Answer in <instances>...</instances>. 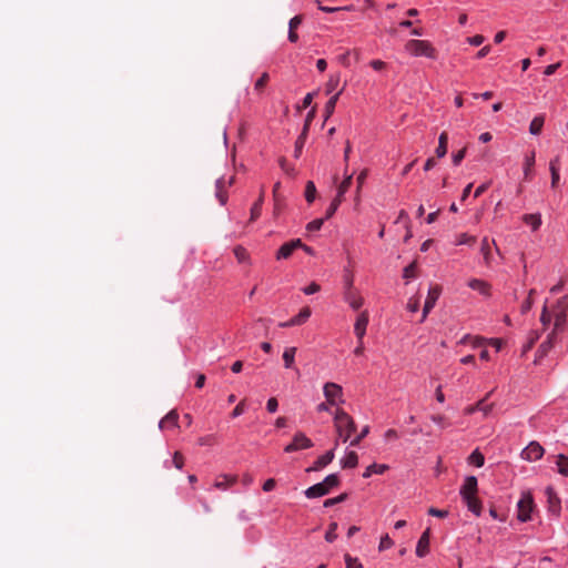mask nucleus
<instances>
[{"label": "nucleus", "instance_id": "obj_1", "mask_svg": "<svg viewBox=\"0 0 568 568\" xmlns=\"http://www.w3.org/2000/svg\"><path fill=\"white\" fill-rule=\"evenodd\" d=\"M334 424L338 437L343 439V442H347L352 434L356 430V425L354 419L343 409H337Z\"/></svg>", "mask_w": 568, "mask_h": 568}, {"label": "nucleus", "instance_id": "obj_2", "mask_svg": "<svg viewBox=\"0 0 568 568\" xmlns=\"http://www.w3.org/2000/svg\"><path fill=\"white\" fill-rule=\"evenodd\" d=\"M339 485V478L336 474H331L325 477L322 483H317L308 487L304 494L307 498H317L327 495L332 488Z\"/></svg>", "mask_w": 568, "mask_h": 568}, {"label": "nucleus", "instance_id": "obj_3", "mask_svg": "<svg viewBox=\"0 0 568 568\" xmlns=\"http://www.w3.org/2000/svg\"><path fill=\"white\" fill-rule=\"evenodd\" d=\"M405 50L414 57L436 59L435 48L426 40H409L405 44Z\"/></svg>", "mask_w": 568, "mask_h": 568}, {"label": "nucleus", "instance_id": "obj_4", "mask_svg": "<svg viewBox=\"0 0 568 568\" xmlns=\"http://www.w3.org/2000/svg\"><path fill=\"white\" fill-rule=\"evenodd\" d=\"M535 504L534 498L530 493H523L520 499L517 503V518L520 521H528L530 520L531 511L534 510Z\"/></svg>", "mask_w": 568, "mask_h": 568}, {"label": "nucleus", "instance_id": "obj_5", "mask_svg": "<svg viewBox=\"0 0 568 568\" xmlns=\"http://www.w3.org/2000/svg\"><path fill=\"white\" fill-rule=\"evenodd\" d=\"M313 447L312 440L304 433H296L293 442L285 446V453H293L296 450L307 449Z\"/></svg>", "mask_w": 568, "mask_h": 568}, {"label": "nucleus", "instance_id": "obj_6", "mask_svg": "<svg viewBox=\"0 0 568 568\" xmlns=\"http://www.w3.org/2000/svg\"><path fill=\"white\" fill-rule=\"evenodd\" d=\"M440 294H442V287L439 285L430 286L427 297H426V301H425V304H424L422 322L425 321L428 313L434 308Z\"/></svg>", "mask_w": 568, "mask_h": 568}, {"label": "nucleus", "instance_id": "obj_7", "mask_svg": "<svg viewBox=\"0 0 568 568\" xmlns=\"http://www.w3.org/2000/svg\"><path fill=\"white\" fill-rule=\"evenodd\" d=\"M324 395L331 405H335L338 402L343 403V389L335 383H326L324 385Z\"/></svg>", "mask_w": 568, "mask_h": 568}, {"label": "nucleus", "instance_id": "obj_8", "mask_svg": "<svg viewBox=\"0 0 568 568\" xmlns=\"http://www.w3.org/2000/svg\"><path fill=\"white\" fill-rule=\"evenodd\" d=\"M544 448L542 446L537 442H531L523 452L521 457L525 460L534 462L538 460L544 456Z\"/></svg>", "mask_w": 568, "mask_h": 568}, {"label": "nucleus", "instance_id": "obj_9", "mask_svg": "<svg viewBox=\"0 0 568 568\" xmlns=\"http://www.w3.org/2000/svg\"><path fill=\"white\" fill-rule=\"evenodd\" d=\"M300 246H302V241L300 239L284 243L277 251L276 258H288L293 254V252Z\"/></svg>", "mask_w": 568, "mask_h": 568}, {"label": "nucleus", "instance_id": "obj_10", "mask_svg": "<svg viewBox=\"0 0 568 568\" xmlns=\"http://www.w3.org/2000/svg\"><path fill=\"white\" fill-rule=\"evenodd\" d=\"M344 298L353 310H358L364 304L363 297L352 290V281L348 282V287L344 293Z\"/></svg>", "mask_w": 568, "mask_h": 568}, {"label": "nucleus", "instance_id": "obj_11", "mask_svg": "<svg viewBox=\"0 0 568 568\" xmlns=\"http://www.w3.org/2000/svg\"><path fill=\"white\" fill-rule=\"evenodd\" d=\"M477 478L475 476H468L460 488L462 497L468 498V496H475L477 494Z\"/></svg>", "mask_w": 568, "mask_h": 568}, {"label": "nucleus", "instance_id": "obj_12", "mask_svg": "<svg viewBox=\"0 0 568 568\" xmlns=\"http://www.w3.org/2000/svg\"><path fill=\"white\" fill-rule=\"evenodd\" d=\"M367 324H368V313L366 311H364L358 315L356 323L354 325V332H355L358 341L363 339V337L366 333Z\"/></svg>", "mask_w": 568, "mask_h": 568}, {"label": "nucleus", "instance_id": "obj_13", "mask_svg": "<svg viewBox=\"0 0 568 568\" xmlns=\"http://www.w3.org/2000/svg\"><path fill=\"white\" fill-rule=\"evenodd\" d=\"M468 286L474 290V291H477L479 294H481L483 296H490V291H491V286L489 283L483 281V280H479V278H471L469 282H468Z\"/></svg>", "mask_w": 568, "mask_h": 568}, {"label": "nucleus", "instance_id": "obj_14", "mask_svg": "<svg viewBox=\"0 0 568 568\" xmlns=\"http://www.w3.org/2000/svg\"><path fill=\"white\" fill-rule=\"evenodd\" d=\"M547 498H548V510L554 514L555 516H558L560 513V499L551 487H548L546 489Z\"/></svg>", "mask_w": 568, "mask_h": 568}, {"label": "nucleus", "instance_id": "obj_15", "mask_svg": "<svg viewBox=\"0 0 568 568\" xmlns=\"http://www.w3.org/2000/svg\"><path fill=\"white\" fill-rule=\"evenodd\" d=\"M429 538H430V534H429V529L425 530L418 542H417V546H416V555L418 557H425L428 551H429Z\"/></svg>", "mask_w": 568, "mask_h": 568}, {"label": "nucleus", "instance_id": "obj_16", "mask_svg": "<svg viewBox=\"0 0 568 568\" xmlns=\"http://www.w3.org/2000/svg\"><path fill=\"white\" fill-rule=\"evenodd\" d=\"M334 459V450H328L327 453H325L324 455L320 456L317 458V460L314 463V465L312 467H310L307 469V471H316V470H320L322 468H324L325 466H327L328 464H331Z\"/></svg>", "mask_w": 568, "mask_h": 568}, {"label": "nucleus", "instance_id": "obj_17", "mask_svg": "<svg viewBox=\"0 0 568 568\" xmlns=\"http://www.w3.org/2000/svg\"><path fill=\"white\" fill-rule=\"evenodd\" d=\"M236 481H237L236 476L220 475L214 483V487L220 490H226L230 487H232L233 485H235Z\"/></svg>", "mask_w": 568, "mask_h": 568}, {"label": "nucleus", "instance_id": "obj_18", "mask_svg": "<svg viewBox=\"0 0 568 568\" xmlns=\"http://www.w3.org/2000/svg\"><path fill=\"white\" fill-rule=\"evenodd\" d=\"M555 339H556L555 332H551L548 335L547 339L540 344V346L537 351L536 362H538L540 358L545 357L548 354V352L554 347Z\"/></svg>", "mask_w": 568, "mask_h": 568}, {"label": "nucleus", "instance_id": "obj_19", "mask_svg": "<svg viewBox=\"0 0 568 568\" xmlns=\"http://www.w3.org/2000/svg\"><path fill=\"white\" fill-rule=\"evenodd\" d=\"M179 420V415L175 409H172L169 412L160 422L159 427L161 429L165 428L166 426L171 425L176 427Z\"/></svg>", "mask_w": 568, "mask_h": 568}, {"label": "nucleus", "instance_id": "obj_20", "mask_svg": "<svg viewBox=\"0 0 568 568\" xmlns=\"http://www.w3.org/2000/svg\"><path fill=\"white\" fill-rule=\"evenodd\" d=\"M549 170L551 173V187L555 189L559 182V156L550 161Z\"/></svg>", "mask_w": 568, "mask_h": 568}, {"label": "nucleus", "instance_id": "obj_21", "mask_svg": "<svg viewBox=\"0 0 568 568\" xmlns=\"http://www.w3.org/2000/svg\"><path fill=\"white\" fill-rule=\"evenodd\" d=\"M464 501L467 505L468 510L474 513L475 515L479 516L481 511V503L477 498V496H468V498H463Z\"/></svg>", "mask_w": 568, "mask_h": 568}, {"label": "nucleus", "instance_id": "obj_22", "mask_svg": "<svg viewBox=\"0 0 568 568\" xmlns=\"http://www.w3.org/2000/svg\"><path fill=\"white\" fill-rule=\"evenodd\" d=\"M263 202H264V190L262 189L257 201L253 204V206L251 209V217H250L251 222H254L260 217L261 212H262Z\"/></svg>", "mask_w": 568, "mask_h": 568}, {"label": "nucleus", "instance_id": "obj_23", "mask_svg": "<svg viewBox=\"0 0 568 568\" xmlns=\"http://www.w3.org/2000/svg\"><path fill=\"white\" fill-rule=\"evenodd\" d=\"M544 123H545V115L540 114V115L535 116L531 120V122H530L529 132L532 135L540 134L541 130H542V126H544Z\"/></svg>", "mask_w": 568, "mask_h": 568}, {"label": "nucleus", "instance_id": "obj_24", "mask_svg": "<svg viewBox=\"0 0 568 568\" xmlns=\"http://www.w3.org/2000/svg\"><path fill=\"white\" fill-rule=\"evenodd\" d=\"M485 400L486 398L479 400L476 405L474 406H468L466 409H465V413L470 415V414H474L475 412L477 410H480L484 413V415H487L490 410H491V407L493 405H486L485 404Z\"/></svg>", "mask_w": 568, "mask_h": 568}, {"label": "nucleus", "instance_id": "obj_25", "mask_svg": "<svg viewBox=\"0 0 568 568\" xmlns=\"http://www.w3.org/2000/svg\"><path fill=\"white\" fill-rule=\"evenodd\" d=\"M387 469H388V466H387V465H385V464H372V465H369V466L365 469V471H364V474H363V477H364V478H368V477H371L373 474H379V475H382V474H384Z\"/></svg>", "mask_w": 568, "mask_h": 568}, {"label": "nucleus", "instance_id": "obj_26", "mask_svg": "<svg viewBox=\"0 0 568 568\" xmlns=\"http://www.w3.org/2000/svg\"><path fill=\"white\" fill-rule=\"evenodd\" d=\"M523 221L531 226L532 231H537L541 225V217L539 214H525Z\"/></svg>", "mask_w": 568, "mask_h": 568}, {"label": "nucleus", "instance_id": "obj_27", "mask_svg": "<svg viewBox=\"0 0 568 568\" xmlns=\"http://www.w3.org/2000/svg\"><path fill=\"white\" fill-rule=\"evenodd\" d=\"M341 463L343 468H355L358 464V456L355 452H348Z\"/></svg>", "mask_w": 568, "mask_h": 568}, {"label": "nucleus", "instance_id": "obj_28", "mask_svg": "<svg viewBox=\"0 0 568 568\" xmlns=\"http://www.w3.org/2000/svg\"><path fill=\"white\" fill-rule=\"evenodd\" d=\"M535 165V151L530 153V155H527L525 159V168H524V179L530 180L532 168Z\"/></svg>", "mask_w": 568, "mask_h": 568}, {"label": "nucleus", "instance_id": "obj_29", "mask_svg": "<svg viewBox=\"0 0 568 568\" xmlns=\"http://www.w3.org/2000/svg\"><path fill=\"white\" fill-rule=\"evenodd\" d=\"M342 91H343V89L341 91H338L337 93H335L334 95H332L329 98V100L327 101V103L325 104V110H324L325 119H328L334 113L337 100H338Z\"/></svg>", "mask_w": 568, "mask_h": 568}, {"label": "nucleus", "instance_id": "obj_30", "mask_svg": "<svg viewBox=\"0 0 568 568\" xmlns=\"http://www.w3.org/2000/svg\"><path fill=\"white\" fill-rule=\"evenodd\" d=\"M296 347H287L283 353L284 366L292 368L295 361Z\"/></svg>", "mask_w": 568, "mask_h": 568}, {"label": "nucleus", "instance_id": "obj_31", "mask_svg": "<svg viewBox=\"0 0 568 568\" xmlns=\"http://www.w3.org/2000/svg\"><path fill=\"white\" fill-rule=\"evenodd\" d=\"M312 311L308 306L303 307L297 315L293 317V323H296V326L304 324L311 316Z\"/></svg>", "mask_w": 568, "mask_h": 568}, {"label": "nucleus", "instance_id": "obj_32", "mask_svg": "<svg viewBox=\"0 0 568 568\" xmlns=\"http://www.w3.org/2000/svg\"><path fill=\"white\" fill-rule=\"evenodd\" d=\"M565 323H566V313H564V311H557L555 313V323H554V329H552V332H555V335L557 334V332L562 331Z\"/></svg>", "mask_w": 568, "mask_h": 568}, {"label": "nucleus", "instance_id": "obj_33", "mask_svg": "<svg viewBox=\"0 0 568 568\" xmlns=\"http://www.w3.org/2000/svg\"><path fill=\"white\" fill-rule=\"evenodd\" d=\"M556 464L558 467V473L564 476H568V456L562 454L558 455Z\"/></svg>", "mask_w": 568, "mask_h": 568}, {"label": "nucleus", "instance_id": "obj_34", "mask_svg": "<svg viewBox=\"0 0 568 568\" xmlns=\"http://www.w3.org/2000/svg\"><path fill=\"white\" fill-rule=\"evenodd\" d=\"M316 186L313 181H307L305 185V200L312 203L316 197Z\"/></svg>", "mask_w": 568, "mask_h": 568}, {"label": "nucleus", "instance_id": "obj_35", "mask_svg": "<svg viewBox=\"0 0 568 568\" xmlns=\"http://www.w3.org/2000/svg\"><path fill=\"white\" fill-rule=\"evenodd\" d=\"M342 202H343V197L339 195H336V197L332 201L331 205L326 210V213H325L326 220L331 219L335 214V212L337 211V209Z\"/></svg>", "mask_w": 568, "mask_h": 568}, {"label": "nucleus", "instance_id": "obj_36", "mask_svg": "<svg viewBox=\"0 0 568 568\" xmlns=\"http://www.w3.org/2000/svg\"><path fill=\"white\" fill-rule=\"evenodd\" d=\"M352 181H353V174H345V179L343 180V182L339 184V186L337 189V195L343 197L344 194L351 187Z\"/></svg>", "mask_w": 568, "mask_h": 568}, {"label": "nucleus", "instance_id": "obj_37", "mask_svg": "<svg viewBox=\"0 0 568 568\" xmlns=\"http://www.w3.org/2000/svg\"><path fill=\"white\" fill-rule=\"evenodd\" d=\"M223 189H224V180L219 179L216 181V197L219 199V201L222 205H224L227 201V195Z\"/></svg>", "mask_w": 568, "mask_h": 568}, {"label": "nucleus", "instance_id": "obj_38", "mask_svg": "<svg viewBox=\"0 0 568 568\" xmlns=\"http://www.w3.org/2000/svg\"><path fill=\"white\" fill-rule=\"evenodd\" d=\"M480 251H481V254L484 256L485 263L487 265H489L490 264L491 254H490V244H489V241H488L487 237L483 239Z\"/></svg>", "mask_w": 568, "mask_h": 568}, {"label": "nucleus", "instance_id": "obj_39", "mask_svg": "<svg viewBox=\"0 0 568 568\" xmlns=\"http://www.w3.org/2000/svg\"><path fill=\"white\" fill-rule=\"evenodd\" d=\"M416 276H417V263L412 262L409 265H407L404 268L403 277L406 280H412V278H415Z\"/></svg>", "mask_w": 568, "mask_h": 568}, {"label": "nucleus", "instance_id": "obj_40", "mask_svg": "<svg viewBox=\"0 0 568 568\" xmlns=\"http://www.w3.org/2000/svg\"><path fill=\"white\" fill-rule=\"evenodd\" d=\"M468 460L470 464L475 465L476 467H481L484 465L485 457L478 450H474L470 454V456L468 457Z\"/></svg>", "mask_w": 568, "mask_h": 568}, {"label": "nucleus", "instance_id": "obj_41", "mask_svg": "<svg viewBox=\"0 0 568 568\" xmlns=\"http://www.w3.org/2000/svg\"><path fill=\"white\" fill-rule=\"evenodd\" d=\"M476 241L475 236L468 235L467 233H462L457 236L455 244L456 245H471Z\"/></svg>", "mask_w": 568, "mask_h": 568}, {"label": "nucleus", "instance_id": "obj_42", "mask_svg": "<svg viewBox=\"0 0 568 568\" xmlns=\"http://www.w3.org/2000/svg\"><path fill=\"white\" fill-rule=\"evenodd\" d=\"M339 83V77L338 75H331L326 85H325V91H326V94H331L333 91H335V89L337 88Z\"/></svg>", "mask_w": 568, "mask_h": 568}, {"label": "nucleus", "instance_id": "obj_43", "mask_svg": "<svg viewBox=\"0 0 568 568\" xmlns=\"http://www.w3.org/2000/svg\"><path fill=\"white\" fill-rule=\"evenodd\" d=\"M346 568H363V565L356 557H352L349 554L344 556Z\"/></svg>", "mask_w": 568, "mask_h": 568}, {"label": "nucleus", "instance_id": "obj_44", "mask_svg": "<svg viewBox=\"0 0 568 568\" xmlns=\"http://www.w3.org/2000/svg\"><path fill=\"white\" fill-rule=\"evenodd\" d=\"M346 499H347V494L343 493V494L338 495L337 497L326 499L324 501V507H332L336 504L343 503Z\"/></svg>", "mask_w": 568, "mask_h": 568}, {"label": "nucleus", "instance_id": "obj_45", "mask_svg": "<svg viewBox=\"0 0 568 568\" xmlns=\"http://www.w3.org/2000/svg\"><path fill=\"white\" fill-rule=\"evenodd\" d=\"M336 529H337V523H331L328 530L325 534L326 541L333 542L337 538V535L335 532Z\"/></svg>", "mask_w": 568, "mask_h": 568}, {"label": "nucleus", "instance_id": "obj_46", "mask_svg": "<svg viewBox=\"0 0 568 568\" xmlns=\"http://www.w3.org/2000/svg\"><path fill=\"white\" fill-rule=\"evenodd\" d=\"M368 175V170L367 169H364L357 176L356 179V182H357V187H356V194L358 195L364 183H365V180Z\"/></svg>", "mask_w": 568, "mask_h": 568}, {"label": "nucleus", "instance_id": "obj_47", "mask_svg": "<svg viewBox=\"0 0 568 568\" xmlns=\"http://www.w3.org/2000/svg\"><path fill=\"white\" fill-rule=\"evenodd\" d=\"M393 544H394L393 540L386 534V535L382 536V538H381L378 550L384 551V550L390 548L393 546Z\"/></svg>", "mask_w": 568, "mask_h": 568}, {"label": "nucleus", "instance_id": "obj_48", "mask_svg": "<svg viewBox=\"0 0 568 568\" xmlns=\"http://www.w3.org/2000/svg\"><path fill=\"white\" fill-rule=\"evenodd\" d=\"M324 220H326V219L324 217V219L313 220L312 222H310L307 224V226H306L307 231H310V232L320 231L324 223Z\"/></svg>", "mask_w": 568, "mask_h": 568}, {"label": "nucleus", "instance_id": "obj_49", "mask_svg": "<svg viewBox=\"0 0 568 568\" xmlns=\"http://www.w3.org/2000/svg\"><path fill=\"white\" fill-rule=\"evenodd\" d=\"M532 294H535V290H530L528 298L523 303V305H521L523 313H527L530 311V308L532 306V298H531Z\"/></svg>", "mask_w": 568, "mask_h": 568}, {"label": "nucleus", "instance_id": "obj_50", "mask_svg": "<svg viewBox=\"0 0 568 568\" xmlns=\"http://www.w3.org/2000/svg\"><path fill=\"white\" fill-rule=\"evenodd\" d=\"M369 433V427L365 426L362 432L351 442L352 446H356L359 444V442L367 436Z\"/></svg>", "mask_w": 568, "mask_h": 568}, {"label": "nucleus", "instance_id": "obj_51", "mask_svg": "<svg viewBox=\"0 0 568 568\" xmlns=\"http://www.w3.org/2000/svg\"><path fill=\"white\" fill-rule=\"evenodd\" d=\"M268 81V74L264 72L260 79L255 82V90L261 91Z\"/></svg>", "mask_w": 568, "mask_h": 568}, {"label": "nucleus", "instance_id": "obj_52", "mask_svg": "<svg viewBox=\"0 0 568 568\" xmlns=\"http://www.w3.org/2000/svg\"><path fill=\"white\" fill-rule=\"evenodd\" d=\"M173 464L178 469H182L184 465V457L180 452H175L173 455Z\"/></svg>", "mask_w": 568, "mask_h": 568}, {"label": "nucleus", "instance_id": "obj_53", "mask_svg": "<svg viewBox=\"0 0 568 568\" xmlns=\"http://www.w3.org/2000/svg\"><path fill=\"white\" fill-rule=\"evenodd\" d=\"M284 205H285V203H284L283 197L274 199V215L275 216L280 215V213L284 209Z\"/></svg>", "mask_w": 568, "mask_h": 568}, {"label": "nucleus", "instance_id": "obj_54", "mask_svg": "<svg viewBox=\"0 0 568 568\" xmlns=\"http://www.w3.org/2000/svg\"><path fill=\"white\" fill-rule=\"evenodd\" d=\"M320 290H321V286L317 283L312 282L308 286L303 288V292L306 295H312V294L317 293Z\"/></svg>", "mask_w": 568, "mask_h": 568}, {"label": "nucleus", "instance_id": "obj_55", "mask_svg": "<svg viewBox=\"0 0 568 568\" xmlns=\"http://www.w3.org/2000/svg\"><path fill=\"white\" fill-rule=\"evenodd\" d=\"M428 514L434 517L445 518L448 515V511L444 510V509H437V508L430 507L428 509Z\"/></svg>", "mask_w": 568, "mask_h": 568}, {"label": "nucleus", "instance_id": "obj_56", "mask_svg": "<svg viewBox=\"0 0 568 568\" xmlns=\"http://www.w3.org/2000/svg\"><path fill=\"white\" fill-rule=\"evenodd\" d=\"M303 21V17L302 16H295L293 17L290 22H288V29H293V30H296L300 24L302 23Z\"/></svg>", "mask_w": 568, "mask_h": 568}, {"label": "nucleus", "instance_id": "obj_57", "mask_svg": "<svg viewBox=\"0 0 568 568\" xmlns=\"http://www.w3.org/2000/svg\"><path fill=\"white\" fill-rule=\"evenodd\" d=\"M466 155V149H462L459 150L457 153L453 154V163L455 165H458L465 158Z\"/></svg>", "mask_w": 568, "mask_h": 568}, {"label": "nucleus", "instance_id": "obj_58", "mask_svg": "<svg viewBox=\"0 0 568 568\" xmlns=\"http://www.w3.org/2000/svg\"><path fill=\"white\" fill-rule=\"evenodd\" d=\"M278 407L277 399L275 397H271L266 403V408L270 413H275Z\"/></svg>", "mask_w": 568, "mask_h": 568}, {"label": "nucleus", "instance_id": "obj_59", "mask_svg": "<svg viewBox=\"0 0 568 568\" xmlns=\"http://www.w3.org/2000/svg\"><path fill=\"white\" fill-rule=\"evenodd\" d=\"M551 321V315L549 314L547 307L545 306L542 312H541V316H540V322L542 323L544 326H547Z\"/></svg>", "mask_w": 568, "mask_h": 568}, {"label": "nucleus", "instance_id": "obj_60", "mask_svg": "<svg viewBox=\"0 0 568 568\" xmlns=\"http://www.w3.org/2000/svg\"><path fill=\"white\" fill-rule=\"evenodd\" d=\"M369 64L376 71H382L387 67V64L382 60H372Z\"/></svg>", "mask_w": 568, "mask_h": 568}, {"label": "nucleus", "instance_id": "obj_61", "mask_svg": "<svg viewBox=\"0 0 568 568\" xmlns=\"http://www.w3.org/2000/svg\"><path fill=\"white\" fill-rule=\"evenodd\" d=\"M419 308V301L418 298H410L407 303V310L415 313Z\"/></svg>", "mask_w": 568, "mask_h": 568}, {"label": "nucleus", "instance_id": "obj_62", "mask_svg": "<svg viewBox=\"0 0 568 568\" xmlns=\"http://www.w3.org/2000/svg\"><path fill=\"white\" fill-rule=\"evenodd\" d=\"M244 410H245V404H244V400H242L233 409L232 416L239 417L240 415H242L244 413Z\"/></svg>", "mask_w": 568, "mask_h": 568}, {"label": "nucleus", "instance_id": "obj_63", "mask_svg": "<svg viewBox=\"0 0 568 568\" xmlns=\"http://www.w3.org/2000/svg\"><path fill=\"white\" fill-rule=\"evenodd\" d=\"M485 38L480 34H476L474 37H470L467 39V41L471 44V45H480L483 42H484Z\"/></svg>", "mask_w": 568, "mask_h": 568}, {"label": "nucleus", "instance_id": "obj_64", "mask_svg": "<svg viewBox=\"0 0 568 568\" xmlns=\"http://www.w3.org/2000/svg\"><path fill=\"white\" fill-rule=\"evenodd\" d=\"M234 254L239 258V261H241V262L244 261L246 258V256H247L246 251L243 247H241V246H237V247L234 248Z\"/></svg>", "mask_w": 568, "mask_h": 568}]
</instances>
